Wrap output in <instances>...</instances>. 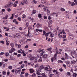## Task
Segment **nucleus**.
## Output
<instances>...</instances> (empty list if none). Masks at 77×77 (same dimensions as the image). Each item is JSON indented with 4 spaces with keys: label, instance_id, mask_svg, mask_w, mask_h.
<instances>
[{
    "label": "nucleus",
    "instance_id": "9d476101",
    "mask_svg": "<svg viewBox=\"0 0 77 77\" xmlns=\"http://www.w3.org/2000/svg\"><path fill=\"white\" fill-rule=\"evenodd\" d=\"M50 68V66H48V67H45V70H46L47 71H50L49 69Z\"/></svg>",
    "mask_w": 77,
    "mask_h": 77
},
{
    "label": "nucleus",
    "instance_id": "58836bf2",
    "mask_svg": "<svg viewBox=\"0 0 77 77\" xmlns=\"http://www.w3.org/2000/svg\"><path fill=\"white\" fill-rule=\"evenodd\" d=\"M62 32L64 34V35H65L66 34V33H65V30L64 29H63L62 31Z\"/></svg>",
    "mask_w": 77,
    "mask_h": 77
},
{
    "label": "nucleus",
    "instance_id": "473e14b6",
    "mask_svg": "<svg viewBox=\"0 0 77 77\" xmlns=\"http://www.w3.org/2000/svg\"><path fill=\"white\" fill-rule=\"evenodd\" d=\"M22 18H23V19H24V18H25L26 17V16L25 14H23L22 15Z\"/></svg>",
    "mask_w": 77,
    "mask_h": 77
},
{
    "label": "nucleus",
    "instance_id": "c9c22d12",
    "mask_svg": "<svg viewBox=\"0 0 77 77\" xmlns=\"http://www.w3.org/2000/svg\"><path fill=\"white\" fill-rule=\"evenodd\" d=\"M34 59H35V57H32L30 58V60H33Z\"/></svg>",
    "mask_w": 77,
    "mask_h": 77
},
{
    "label": "nucleus",
    "instance_id": "39448f33",
    "mask_svg": "<svg viewBox=\"0 0 77 77\" xmlns=\"http://www.w3.org/2000/svg\"><path fill=\"white\" fill-rule=\"evenodd\" d=\"M15 36L17 38H20V37H21V35L20 34V33H16L15 34Z\"/></svg>",
    "mask_w": 77,
    "mask_h": 77
},
{
    "label": "nucleus",
    "instance_id": "4be33fe9",
    "mask_svg": "<svg viewBox=\"0 0 77 77\" xmlns=\"http://www.w3.org/2000/svg\"><path fill=\"white\" fill-rule=\"evenodd\" d=\"M66 64L67 65V66L68 67H69L70 66V63L68 62L66 63Z\"/></svg>",
    "mask_w": 77,
    "mask_h": 77
},
{
    "label": "nucleus",
    "instance_id": "bb28decb",
    "mask_svg": "<svg viewBox=\"0 0 77 77\" xmlns=\"http://www.w3.org/2000/svg\"><path fill=\"white\" fill-rule=\"evenodd\" d=\"M11 29L13 31H15V30H16V28H15V27H12L11 28Z\"/></svg>",
    "mask_w": 77,
    "mask_h": 77
},
{
    "label": "nucleus",
    "instance_id": "7ed1b4c3",
    "mask_svg": "<svg viewBox=\"0 0 77 77\" xmlns=\"http://www.w3.org/2000/svg\"><path fill=\"white\" fill-rule=\"evenodd\" d=\"M57 57V54H55L54 57H52L51 58V60L52 62H53L54 61V60H57V58H56Z\"/></svg>",
    "mask_w": 77,
    "mask_h": 77
},
{
    "label": "nucleus",
    "instance_id": "c03bdc74",
    "mask_svg": "<svg viewBox=\"0 0 77 77\" xmlns=\"http://www.w3.org/2000/svg\"><path fill=\"white\" fill-rule=\"evenodd\" d=\"M11 45L12 47H14V45L12 43H11Z\"/></svg>",
    "mask_w": 77,
    "mask_h": 77
},
{
    "label": "nucleus",
    "instance_id": "20e7f679",
    "mask_svg": "<svg viewBox=\"0 0 77 77\" xmlns=\"http://www.w3.org/2000/svg\"><path fill=\"white\" fill-rule=\"evenodd\" d=\"M44 11L45 12H47L48 13H49L50 10L48 9V8L47 7H44L43 8Z\"/></svg>",
    "mask_w": 77,
    "mask_h": 77
},
{
    "label": "nucleus",
    "instance_id": "0e129e2a",
    "mask_svg": "<svg viewBox=\"0 0 77 77\" xmlns=\"http://www.w3.org/2000/svg\"><path fill=\"white\" fill-rule=\"evenodd\" d=\"M11 58V60H15V58H12V57H10Z\"/></svg>",
    "mask_w": 77,
    "mask_h": 77
},
{
    "label": "nucleus",
    "instance_id": "1a4fd4ad",
    "mask_svg": "<svg viewBox=\"0 0 77 77\" xmlns=\"http://www.w3.org/2000/svg\"><path fill=\"white\" fill-rule=\"evenodd\" d=\"M43 34H42L43 35V36H44V35L45 36L47 37V33L46 32H45V30H44L43 31Z\"/></svg>",
    "mask_w": 77,
    "mask_h": 77
},
{
    "label": "nucleus",
    "instance_id": "de8ad7c7",
    "mask_svg": "<svg viewBox=\"0 0 77 77\" xmlns=\"http://www.w3.org/2000/svg\"><path fill=\"white\" fill-rule=\"evenodd\" d=\"M17 20L19 21H20L21 20V17H18L17 18Z\"/></svg>",
    "mask_w": 77,
    "mask_h": 77
},
{
    "label": "nucleus",
    "instance_id": "72a5a7b5",
    "mask_svg": "<svg viewBox=\"0 0 77 77\" xmlns=\"http://www.w3.org/2000/svg\"><path fill=\"white\" fill-rule=\"evenodd\" d=\"M36 11L35 10H33L32 11V14H35L36 13Z\"/></svg>",
    "mask_w": 77,
    "mask_h": 77
},
{
    "label": "nucleus",
    "instance_id": "ddd939ff",
    "mask_svg": "<svg viewBox=\"0 0 77 77\" xmlns=\"http://www.w3.org/2000/svg\"><path fill=\"white\" fill-rule=\"evenodd\" d=\"M29 71L30 73L31 74H32V73H33L34 71V70H33V69H29Z\"/></svg>",
    "mask_w": 77,
    "mask_h": 77
},
{
    "label": "nucleus",
    "instance_id": "f704fd0d",
    "mask_svg": "<svg viewBox=\"0 0 77 77\" xmlns=\"http://www.w3.org/2000/svg\"><path fill=\"white\" fill-rule=\"evenodd\" d=\"M7 10L8 12H11V10L10 8H8L7 9Z\"/></svg>",
    "mask_w": 77,
    "mask_h": 77
},
{
    "label": "nucleus",
    "instance_id": "412c9836",
    "mask_svg": "<svg viewBox=\"0 0 77 77\" xmlns=\"http://www.w3.org/2000/svg\"><path fill=\"white\" fill-rule=\"evenodd\" d=\"M38 71L37 72L36 74H38V75H40V73H39V72L41 71V70H39V69H38Z\"/></svg>",
    "mask_w": 77,
    "mask_h": 77
},
{
    "label": "nucleus",
    "instance_id": "6ab92c4d",
    "mask_svg": "<svg viewBox=\"0 0 77 77\" xmlns=\"http://www.w3.org/2000/svg\"><path fill=\"white\" fill-rule=\"evenodd\" d=\"M76 61L73 60L71 61V64H75V63H76Z\"/></svg>",
    "mask_w": 77,
    "mask_h": 77
},
{
    "label": "nucleus",
    "instance_id": "e2e57ef3",
    "mask_svg": "<svg viewBox=\"0 0 77 77\" xmlns=\"http://www.w3.org/2000/svg\"><path fill=\"white\" fill-rule=\"evenodd\" d=\"M3 23L4 24H8V21H5H5H3Z\"/></svg>",
    "mask_w": 77,
    "mask_h": 77
},
{
    "label": "nucleus",
    "instance_id": "3c124183",
    "mask_svg": "<svg viewBox=\"0 0 77 77\" xmlns=\"http://www.w3.org/2000/svg\"><path fill=\"white\" fill-rule=\"evenodd\" d=\"M63 66L65 68V69H66V65H65V64H63Z\"/></svg>",
    "mask_w": 77,
    "mask_h": 77
},
{
    "label": "nucleus",
    "instance_id": "4d7b16f0",
    "mask_svg": "<svg viewBox=\"0 0 77 77\" xmlns=\"http://www.w3.org/2000/svg\"><path fill=\"white\" fill-rule=\"evenodd\" d=\"M17 21V19H15L13 20V23H15Z\"/></svg>",
    "mask_w": 77,
    "mask_h": 77
},
{
    "label": "nucleus",
    "instance_id": "f3484780",
    "mask_svg": "<svg viewBox=\"0 0 77 77\" xmlns=\"http://www.w3.org/2000/svg\"><path fill=\"white\" fill-rule=\"evenodd\" d=\"M27 37H32V36H33V35H32V34H31L30 33L28 35V34H27Z\"/></svg>",
    "mask_w": 77,
    "mask_h": 77
},
{
    "label": "nucleus",
    "instance_id": "c756f323",
    "mask_svg": "<svg viewBox=\"0 0 77 77\" xmlns=\"http://www.w3.org/2000/svg\"><path fill=\"white\" fill-rule=\"evenodd\" d=\"M52 32H50L47 33V36H48V35H50L51 33Z\"/></svg>",
    "mask_w": 77,
    "mask_h": 77
},
{
    "label": "nucleus",
    "instance_id": "4c0bfd02",
    "mask_svg": "<svg viewBox=\"0 0 77 77\" xmlns=\"http://www.w3.org/2000/svg\"><path fill=\"white\" fill-rule=\"evenodd\" d=\"M20 43L21 45H23L24 44L23 43V41H20Z\"/></svg>",
    "mask_w": 77,
    "mask_h": 77
},
{
    "label": "nucleus",
    "instance_id": "bf43d9fd",
    "mask_svg": "<svg viewBox=\"0 0 77 77\" xmlns=\"http://www.w3.org/2000/svg\"><path fill=\"white\" fill-rule=\"evenodd\" d=\"M26 42H27V41H32V39H27Z\"/></svg>",
    "mask_w": 77,
    "mask_h": 77
},
{
    "label": "nucleus",
    "instance_id": "b1692460",
    "mask_svg": "<svg viewBox=\"0 0 77 77\" xmlns=\"http://www.w3.org/2000/svg\"><path fill=\"white\" fill-rule=\"evenodd\" d=\"M77 75V74L75 73L73 74V77H76Z\"/></svg>",
    "mask_w": 77,
    "mask_h": 77
},
{
    "label": "nucleus",
    "instance_id": "393cba45",
    "mask_svg": "<svg viewBox=\"0 0 77 77\" xmlns=\"http://www.w3.org/2000/svg\"><path fill=\"white\" fill-rule=\"evenodd\" d=\"M60 10L62 12H64V11H65V10L64 8H60Z\"/></svg>",
    "mask_w": 77,
    "mask_h": 77
},
{
    "label": "nucleus",
    "instance_id": "13d9d810",
    "mask_svg": "<svg viewBox=\"0 0 77 77\" xmlns=\"http://www.w3.org/2000/svg\"><path fill=\"white\" fill-rule=\"evenodd\" d=\"M9 56V53H5V56Z\"/></svg>",
    "mask_w": 77,
    "mask_h": 77
},
{
    "label": "nucleus",
    "instance_id": "9b49d317",
    "mask_svg": "<svg viewBox=\"0 0 77 77\" xmlns=\"http://www.w3.org/2000/svg\"><path fill=\"white\" fill-rule=\"evenodd\" d=\"M10 7H11V4H10L6 5L5 6V8H7Z\"/></svg>",
    "mask_w": 77,
    "mask_h": 77
},
{
    "label": "nucleus",
    "instance_id": "cd10ccee",
    "mask_svg": "<svg viewBox=\"0 0 77 77\" xmlns=\"http://www.w3.org/2000/svg\"><path fill=\"white\" fill-rule=\"evenodd\" d=\"M65 57L66 59H68V55L66 54V53H65Z\"/></svg>",
    "mask_w": 77,
    "mask_h": 77
},
{
    "label": "nucleus",
    "instance_id": "0eeeda50",
    "mask_svg": "<svg viewBox=\"0 0 77 77\" xmlns=\"http://www.w3.org/2000/svg\"><path fill=\"white\" fill-rule=\"evenodd\" d=\"M42 26V24L40 23H37V25H36V27L38 28V29H39V27H41Z\"/></svg>",
    "mask_w": 77,
    "mask_h": 77
},
{
    "label": "nucleus",
    "instance_id": "79ce46f5",
    "mask_svg": "<svg viewBox=\"0 0 77 77\" xmlns=\"http://www.w3.org/2000/svg\"><path fill=\"white\" fill-rule=\"evenodd\" d=\"M13 18H14V14H12V16L10 17L11 20H12V19H13Z\"/></svg>",
    "mask_w": 77,
    "mask_h": 77
},
{
    "label": "nucleus",
    "instance_id": "774afa93",
    "mask_svg": "<svg viewBox=\"0 0 77 77\" xmlns=\"http://www.w3.org/2000/svg\"><path fill=\"white\" fill-rule=\"evenodd\" d=\"M26 27H28V26H29V23H26Z\"/></svg>",
    "mask_w": 77,
    "mask_h": 77
},
{
    "label": "nucleus",
    "instance_id": "37998d69",
    "mask_svg": "<svg viewBox=\"0 0 77 77\" xmlns=\"http://www.w3.org/2000/svg\"><path fill=\"white\" fill-rule=\"evenodd\" d=\"M37 52L38 53H41V49H39L37 51Z\"/></svg>",
    "mask_w": 77,
    "mask_h": 77
},
{
    "label": "nucleus",
    "instance_id": "c85d7f7f",
    "mask_svg": "<svg viewBox=\"0 0 77 77\" xmlns=\"http://www.w3.org/2000/svg\"><path fill=\"white\" fill-rule=\"evenodd\" d=\"M32 3H35V4H36V1L35 0H33L32 1Z\"/></svg>",
    "mask_w": 77,
    "mask_h": 77
},
{
    "label": "nucleus",
    "instance_id": "2f4dec72",
    "mask_svg": "<svg viewBox=\"0 0 77 77\" xmlns=\"http://www.w3.org/2000/svg\"><path fill=\"white\" fill-rule=\"evenodd\" d=\"M21 33L22 34V35H26V33L25 32H21Z\"/></svg>",
    "mask_w": 77,
    "mask_h": 77
},
{
    "label": "nucleus",
    "instance_id": "864d4df0",
    "mask_svg": "<svg viewBox=\"0 0 77 77\" xmlns=\"http://www.w3.org/2000/svg\"><path fill=\"white\" fill-rule=\"evenodd\" d=\"M74 5H75V3L73 2L71 5V6H74Z\"/></svg>",
    "mask_w": 77,
    "mask_h": 77
},
{
    "label": "nucleus",
    "instance_id": "e433bc0d",
    "mask_svg": "<svg viewBox=\"0 0 77 77\" xmlns=\"http://www.w3.org/2000/svg\"><path fill=\"white\" fill-rule=\"evenodd\" d=\"M2 73V74H3V75H6V73L5 71H3Z\"/></svg>",
    "mask_w": 77,
    "mask_h": 77
},
{
    "label": "nucleus",
    "instance_id": "09e8293b",
    "mask_svg": "<svg viewBox=\"0 0 77 77\" xmlns=\"http://www.w3.org/2000/svg\"><path fill=\"white\" fill-rule=\"evenodd\" d=\"M41 2L42 3H43V4H45V1L43 0H42L41 1Z\"/></svg>",
    "mask_w": 77,
    "mask_h": 77
},
{
    "label": "nucleus",
    "instance_id": "6e6552de",
    "mask_svg": "<svg viewBox=\"0 0 77 77\" xmlns=\"http://www.w3.org/2000/svg\"><path fill=\"white\" fill-rule=\"evenodd\" d=\"M45 67L43 65H42L39 67V70H41V69H44V68Z\"/></svg>",
    "mask_w": 77,
    "mask_h": 77
},
{
    "label": "nucleus",
    "instance_id": "aec40b11",
    "mask_svg": "<svg viewBox=\"0 0 77 77\" xmlns=\"http://www.w3.org/2000/svg\"><path fill=\"white\" fill-rule=\"evenodd\" d=\"M38 17L39 18H41L42 17V14H38Z\"/></svg>",
    "mask_w": 77,
    "mask_h": 77
},
{
    "label": "nucleus",
    "instance_id": "a211bd4d",
    "mask_svg": "<svg viewBox=\"0 0 77 77\" xmlns=\"http://www.w3.org/2000/svg\"><path fill=\"white\" fill-rule=\"evenodd\" d=\"M42 75V77H46V75H45V73H43L41 74Z\"/></svg>",
    "mask_w": 77,
    "mask_h": 77
},
{
    "label": "nucleus",
    "instance_id": "5701e85b",
    "mask_svg": "<svg viewBox=\"0 0 77 77\" xmlns=\"http://www.w3.org/2000/svg\"><path fill=\"white\" fill-rule=\"evenodd\" d=\"M42 57H40V59L38 60V62H42Z\"/></svg>",
    "mask_w": 77,
    "mask_h": 77
},
{
    "label": "nucleus",
    "instance_id": "f8f14e48",
    "mask_svg": "<svg viewBox=\"0 0 77 77\" xmlns=\"http://www.w3.org/2000/svg\"><path fill=\"white\" fill-rule=\"evenodd\" d=\"M58 36L60 38H61L62 37V32H60V33L58 35Z\"/></svg>",
    "mask_w": 77,
    "mask_h": 77
},
{
    "label": "nucleus",
    "instance_id": "5fc2aeb1",
    "mask_svg": "<svg viewBox=\"0 0 77 77\" xmlns=\"http://www.w3.org/2000/svg\"><path fill=\"white\" fill-rule=\"evenodd\" d=\"M28 57H32V54H29L28 55Z\"/></svg>",
    "mask_w": 77,
    "mask_h": 77
},
{
    "label": "nucleus",
    "instance_id": "f257e3e1",
    "mask_svg": "<svg viewBox=\"0 0 77 77\" xmlns=\"http://www.w3.org/2000/svg\"><path fill=\"white\" fill-rule=\"evenodd\" d=\"M40 56H42L43 59H46L48 57V55L47 54H44V53L40 54Z\"/></svg>",
    "mask_w": 77,
    "mask_h": 77
},
{
    "label": "nucleus",
    "instance_id": "680f3d73",
    "mask_svg": "<svg viewBox=\"0 0 77 77\" xmlns=\"http://www.w3.org/2000/svg\"><path fill=\"white\" fill-rule=\"evenodd\" d=\"M73 13L74 14H76L77 13V11H76V10H74L73 11Z\"/></svg>",
    "mask_w": 77,
    "mask_h": 77
},
{
    "label": "nucleus",
    "instance_id": "69168bd1",
    "mask_svg": "<svg viewBox=\"0 0 77 77\" xmlns=\"http://www.w3.org/2000/svg\"><path fill=\"white\" fill-rule=\"evenodd\" d=\"M6 45H9V42H8V41L6 40Z\"/></svg>",
    "mask_w": 77,
    "mask_h": 77
},
{
    "label": "nucleus",
    "instance_id": "4468645a",
    "mask_svg": "<svg viewBox=\"0 0 77 77\" xmlns=\"http://www.w3.org/2000/svg\"><path fill=\"white\" fill-rule=\"evenodd\" d=\"M36 75L35 73H34L33 74H32L31 76L32 77H36Z\"/></svg>",
    "mask_w": 77,
    "mask_h": 77
},
{
    "label": "nucleus",
    "instance_id": "423d86ee",
    "mask_svg": "<svg viewBox=\"0 0 77 77\" xmlns=\"http://www.w3.org/2000/svg\"><path fill=\"white\" fill-rule=\"evenodd\" d=\"M15 51V48H11V49L9 51V53H12L13 52H14Z\"/></svg>",
    "mask_w": 77,
    "mask_h": 77
},
{
    "label": "nucleus",
    "instance_id": "338daca9",
    "mask_svg": "<svg viewBox=\"0 0 77 77\" xmlns=\"http://www.w3.org/2000/svg\"><path fill=\"white\" fill-rule=\"evenodd\" d=\"M24 67V64H22L21 66V68L22 69V68H23Z\"/></svg>",
    "mask_w": 77,
    "mask_h": 77
},
{
    "label": "nucleus",
    "instance_id": "603ef678",
    "mask_svg": "<svg viewBox=\"0 0 77 77\" xmlns=\"http://www.w3.org/2000/svg\"><path fill=\"white\" fill-rule=\"evenodd\" d=\"M47 50L48 51H50L51 50V48H48L47 49Z\"/></svg>",
    "mask_w": 77,
    "mask_h": 77
},
{
    "label": "nucleus",
    "instance_id": "a18cd8bd",
    "mask_svg": "<svg viewBox=\"0 0 77 77\" xmlns=\"http://www.w3.org/2000/svg\"><path fill=\"white\" fill-rule=\"evenodd\" d=\"M48 23L49 24H51L53 23V21L52 20H50L49 22Z\"/></svg>",
    "mask_w": 77,
    "mask_h": 77
},
{
    "label": "nucleus",
    "instance_id": "6e6d98bb",
    "mask_svg": "<svg viewBox=\"0 0 77 77\" xmlns=\"http://www.w3.org/2000/svg\"><path fill=\"white\" fill-rule=\"evenodd\" d=\"M67 75H68L69 76H70V75H71V74H70V72H67Z\"/></svg>",
    "mask_w": 77,
    "mask_h": 77
},
{
    "label": "nucleus",
    "instance_id": "2eb2a0df",
    "mask_svg": "<svg viewBox=\"0 0 77 77\" xmlns=\"http://www.w3.org/2000/svg\"><path fill=\"white\" fill-rule=\"evenodd\" d=\"M9 17V16L8 15H6L5 16V17H4L3 18V19H7L8 18V17Z\"/></svg>",
    "mask_w": 77,
    "mask_h": 77
},
{
    "label": "nucleus",
    "instance_id": "a19ab883",
    "mask_svg": "<svg viewBox=\"0 0 77 77\" xmlns=\"http://www.w3.org/2000/svg\"><path fill=\"white\" fill-rule=\"evenodd\" d=\"M25 77H28V76L29 75V73H26L25 74Z\"/></svg>",
    "mask_w": 77,
    "mask_h": 77
},
{
    "label": "nucleus",
    "instance_id": "ea45409f",
    "mask_svg": "<svg viewBox=\"0 0 77 77\" xmlns=\"http://www.w3.org/2000/svg\"><path fill=\"white\" fill-rule=\"evenodd\" d=\"M14 3H12V2H10V5L11 7V6H12V5H14Z\"/></svg>",
    "mask_w": 77,
    "mask_h": 77
},
{
    "label": "nucleus",
    "instance_id": "7c9ffc66",
    "mask_svg": "<svg viewBox=\"0 0 77 77\" xmlns=\"http://www.w3.org/2000/svg\"><path fill=\"white\" fill-rule=\"evenodd\" d=\"M8 69H12V66H10L8 67Z\"/></svg>",
    "mask_w": 77,
    "mask_h": 77
},
{
    "label": "nucleus",
    "instance_id": "49530a36",
    "mask_svg": "<svg viewBox=\"0 0 77 77\" xmlns=\"http://www.w3.org/2000/svg\"><path fill=\"white\" fill-rule=\"evenodd\" d=\"M58 63H63V61H62L61 60H59L58 61Z\"/></svg>",
    "mask_w": 77,
    "mask_h": 77
},
{
    "label": "nucleus",
    "instance_id": "f03ea898",
    "mask_svg": "<svg viewBox=\"0 0 77 77\" xmlns=\"http://www.w3.org/2000/svg\"><path fill=\"white\" fill-rule=\"evenodd\" d=\"M27 0H23V2H20V5H24V3L26 4V5L27 4Z\"/></svg>",
    "mask_w": 77,
    "mask_h": 77
},
{
    "label": "nucleus",
    "instance_id": "8fccbe9b",
    "mask_svg": "<svg viewBox=\"0 0 77 77\" xmlns=\"http://www.w3.org/2000/svg\"><path fill=\"white\" fill-rule=\"evenodd\" d=\"M26 37H24L23 38V41H26Z\"/></svg>",
    "mask_w": 77,
    "mask_h": 77
},
{
    "label": "nucleus",
    "instance_id": "a878e982",
    "mask_svg": "<svg viewBox=\"0 0 77 77\" xmlns=\"http://www.w3.org/2000/svg\"><path fill=\"white\" fill-rule=\"evenodd\" d=\"M54 34L52 33L50 35V36H51V38H53V37H54Z\"/></svg>",
    "mask_w": 77,
    "mask_h": 77
},
{
    "label": "nucleus",
    "instance_id": "dca6fc26",
    "mask_svg": "<svg viewBox=\"0 0 77 77\" xmlns=\"http://www.w3.org/2000/svg\"><path fill=\"white\" fill-rule=\"evenodd\" d=\"M69 38L70 40H72L73 39V36L72 35H70L69 36Z\"/></svg>",
    "mask_w": 77,
    "mask_h": 77
},
{
    "label": "nucleus",
    "instance_id": "052dcab7",
    "mask_svg": "<svg viewBox=\"0 0 77 77\" xmlns=\"http://www.w3.org/2000/svg\"><path fill=\"white\" fill-rule=\"evenodd\" d=\"M63 38L64 39L66 38V35H63Z\"/></svg>",
    "mask_w": 77,
    "mask_h": 77
}]
</instances>
